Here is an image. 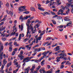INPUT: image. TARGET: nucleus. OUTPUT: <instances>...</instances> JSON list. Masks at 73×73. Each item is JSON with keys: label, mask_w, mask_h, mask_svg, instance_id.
Instances as JSON below:
<instances>
[{"label": "nucleus", "mask_w": 73, "mask_h": 73, "mask_svg": "<svg viewBox=\"0 0 73 73\" xmlns=\"http://www.w3.org/2000/svg\"><path fill=\"white\" fill-rule=\"evenodd\" d=\"M1 48L0 47V60L3 59V52L1 53V51H3V46H1Z\"/></svg>", "instance_id": "nucleus-1"}, {"label": "nucleus", "mask_w": 73, "mask_h": 73, "mask_svg": "<svg viewBox=\"0 0 73 73\" xmlns=\"http://www.w3.org/2000/svg\"><path fill=\"white\" fill-rule=\"evenodd\" d=\"M12 42H10L8 44V45L9 46V51L11 52L12 50Z\"/></svg>", "instance_id": "nucleus-2"}, {"label": "nucleus", "mask_w": 73, "mask_h": 73, "mask_svg": "<svg viewBox=\"0 0 73 73\" xmlns=\"http://www.w3.org/2000/svg\"><path fill=\"white\" fill-rule=\"evenodd\" d=\"M25 19H27L26 17H24L23 18V17L22 15H21L19 18V20H21V22H23V20H25Z\"/></svg>", "instance_id": "nucleus-3"}, {"label": "nucleus", "mask_w": 73, "mask_h": 73, "mask_svg": "<svg viewBox=\"0 0 73 73\" xmlns=\"http://www.w3.org/2000/svg\"><path fill=\"white\" fill-rule=\"evenodd\" d=\"M31 31L29 30V29H27V34L26 35V36L27 37H28V36L29 35V33L30 35L31 34Z\"/></svg>", "instance_id": "nucleus-4"}, {"label": "nucleus", "mask_w": 73, "mask_h": 73, "mask_svg": "<svg viewBox=\"0 0 73 73\" xmlns=\"http://www.w3.org/2000/svg\"><path fill=\"white\" fill-rule=\"evenodd\" d=\"M25 62H28L25 59V58H24L23 60V62H24V63L23 64V66H24L26 65V64H25Z\"/></svg>", "instance_id": "nucleus-5"}, {"label": "nucleus", "mask_w": 73, "mask_h": 73, "mask_svg": "<svg viewBox=\"0 0 73 73\" xmlns=\"http://www.w3.org/2000/svg\"><path fill=\"white\" fill-rule=\"evenodd\" d=\"M32 24H31L30 25V26L29 27L27 28V29H28L29 30H29H31V29L32 30V31H33V29H34V28L33 27H32Z\"/></svg>", "instance_id": "nucleus-6"}, {"label": "nucleus", "mask_w": 73, "mask_h": 73, "mask_svg": "<svg viewBox=\"0 0 73 73\" xmlns=\"http://www.w3.org/2000/svg\"><path fill=\"white\" fill-rule=\"evenodd\" d=\"M59 12H61V15H65L66 14L65 13H63V12H64V11L62 10V9H60L59 10Z\"/></svg>", "instance_id": "nucleus-7"}, {"label": "nucleus", "mask_w": 73, "mask_h": 73, "mask_svg": "<svg viewBox=\"0 0 73 73\" xmlns=\"http://www.w3.org/2000/svg\"><path fill=\"white\" fill-rule=\"evenodd\" d=\"M39 72H40V73H42V72H43V73H46V71H45V70H44L42 69V68L40 69L39 70Z\"/></svg>", "instance_id": "nucleus-8"}, {"label": "nucleus", "mask_w": 73, "mask_h": 73, "mask_svg": "<svg viewBox=\"0 0 73 73\" xmlns=\"http://www.w3.org/2000/svg\"><path fill=\"white\" fill-rule=\"evenodd\" d=\"M5 28H6L5 26L4 27L3 26H2L0 29V31H4V30L5 29Z\"/></svg>", "instance_id": "nucleus-9"}, {"label": "nucleus", "mask_w": 73, "mask_h": 73, "mask_svg": "<svg viewBox=\"0 0 73 73\" xmlns=\"http://www.w3.org/2000/svg\"><path fill=\"white\" fill-rule=\"evenodd\" d=\"M32 58V57H31L30 58H29V57H27V58H25V59L27 61V62H28L29 61V60H31Z\"/></svg>", "instance_id": "nucleus-10"}, {"label": "nucleus", "mask_w": 73, "mask_h": 73, "mask_svg": "<svg viewBox=\"0 0 73 73\" xmlns=\"http://www.w3.org/2000/svg\"><path fill=\"white\" fill-rule=\"evenodd\" d=\"M50 52V51H48L46 52L45 51L42 53V55H46V54H47L48 53H49Z\"/></svg>", "instance_id": "nucleus-11"}, {"label": "nucleus", "mask_w": 73, "mask_h": 73, "mask_svg": "<svg viewBox=\"0 0 73 73\" xmlns=\"http://www.w3.org/2000/svg\"><path fill=\"white\" fill-rule=\"evenodd\" d=\"M3 62V66H5V64H7V61H6V60L5 59H4Z\"/></svg>", "instance_id": "nucleus-12"}, {"label": "nucleus", "mask_w": 73, "mask_h": 73, "mask_svg": "<svg viewBox=\"0 0 73 73\" xmlns=\"http://www.w3.org/2000/svg\"><path fill=\"white\" fill-rule=\"evenodd\" d=\"M57 60H56V62H58L59 61H60V59H61V57H58L56 58Z\"/></svg>", "instance_id": "nucleus-13"}, {"label": "nucleus", "mask_w": 73, "mask_h": 73, "mask_svg": "<svg viewBox=\"0 0 73 73\" xmlns=\"http://www.w3.org/2000/svg\"><path fill=\"white\" fill-rule=\"evenodd\" d=\"M67 17H64V21H70V19L69 18H67Z\"/></svg>", "instance_id": "nucleus-14"}, {"label": "nucleus", "mask_w": 73, "mask_h": 73, "mask_svg": "<svg viewBox=\"0 0 73 73\" xmlns=\"http://www.w3.org/2000/svg\"><path fill=\"white\" fill-rule=\"evenodd\" d=\"M72 21H70L69 23H67L66 25V26L69 27V26H70V25H72Z\"/></svg>", "instance_id": "nucleus-15"}, {"label": "nucleus", "mask_w": 73, "mask_h": 73, "mask_svg": "<svg viewBox=\"0 0 73 73\" xmlns=\"http://www.w3.org/2000/svg\"><path fill=\"white\" fill-rule=\"evenodd\" d=\"M46 32V30H44L43 31H42L40 35V36H42L44 33H45V32Z\"/></svg>", "instance_id": "nucleus-16"}, {"label": "nucleus", "mask_w": 73, "mask_h": 73, "mask_svg": "<svg viewBox=\"0 0 73 73\" xmlns=\"http://www.w3.org/2000/svg\"><path fill=\"white\" fill-rule=\"evenodd\" d=\"M31 11H35V12L36 11V10L34 8V7H31Z\"/></svg>", "instance_id": "nucleus-17"}, {"label": "nucleus", "mask_w": 73, "mask_h": 73, "mask_svg": "<svg viewBox=\"0 0 73 73\" xmlns=\"http://www.w3.org/2000/svg\"><path fill=\"white\" fill-rule=\"evenodd\" d=\"M43 13H44V15H50V13L48 12H44Z\"/></svg>", "instance_id": "nucleus-18"}, {"label": "nucleus", "mask_w": 73, "mask_h": 73, "mask_svg": "<svg viewBox=\"0 0 73 73\" xmlns=\"http://www.w3.org/2000/svg\"><path fill=\"white\" fill-rule=\"evenodd\" d=\"M9 14L11 15V17H12L13 16V12H12L11 11H10Z\"/></svg>", "instance_id": "nucleus-19"}, {"label": "nucleus", "mask_w": 73, "mask_h": 73, "mask_svg": "<svg viewBox=\"0 0 73 73\" xmlns=\"http://www.w3.org/2000/svg\"><path fill=\"white\" fill-rule=\"evenodd\" d=\"M60 48V46H56V48H55V49H56L55 51H56H56H58L59 50L58 49V48Z\"/></svg>", "instance_id": "nucleus-20"}, {"label": "nucleus", "mask_w": 73, "mask_h": 73, "mask_svg": "<svg viewBox=\"0 0 73 73\" xmlns=\"http://www.w3.org/2000/svg\"><path fill=\"white\" fill-rule=\"evenodd\" d=\"M35 69V65H34V66H32V68L31 69V71H32L34 70Z\"/></svg>", "instance_id": "nucleus-21"}, {"label": "nucleus", "mask_w": 73, "mask_h": 73, "mask_svg": "<svg viewBox=\"0 0 73 73\" xmlns=\"http://www.w3.org/2000/svg\"><path fill=\"white\" fill-rule=\"evenodd\" d=\"M31 20V19H29L27 20V23L28 24H30V23H31V21H30Z\"/></svg>", "instance_id": "nucleus-22"}, {"label": "nucleus", "mask_w": 73, "mask_h": 73, "mask_svg": "<svg viewBox=\"0 0 73 73\" xmlns=\"http://www.w3.org/2000/svg\"><path fill=\"white\" fill-rule=\"evenodd\" d=\"M64 66H64V64H62L60 65V69H63V68H64Z\"/></svg>", "instance_id": "nucleus-23"}, {"label": "nucleus", "mask_w": 73, "mask_h": 73, "mask_svg": "<svg viewBox=\"0 0 73 73\" xmlns=\"http://www.w3.org/2000/svg\"><path fill=\"white\" fill-rule=\"evenodd\" d=\"M51 21H52L54 24H56V21L54 20H52Z\"/></svg>", "instance_id": "nucleus-24"}, {"label": "nucleus", "mask_w": 73, "mask_h": 73, "mask_svg": "<svg viewBox=\"0 0 73 73\" xmlns=\"http://www.w3.org/2000/svg\"><path fill=\"white\" fill-rule=\"evenodd\" d=\"M72 5L70 3H69V2L68 3H66V5L67 7H70V6H71Z\"/></svg>", "instance_id": "nucleus-25"}, {"label": "nucleus", "mask_w": 73, "mask_h": 73, "mask_svg": "<svg viewBox=\"0 0 73 73\" xmlns=\"http://www.w3.org/2000/svg\"><path fill=\"white\" fill-rule=\"evenodd\" d=\"M68 3L70 4L71 5H72V4L73 3V1L72 0H70L68 1Z\"/></svg>", "instance_id": "nucleus-26"}, {"label": "nucleus", "mask_w": 73, "mask_h": 73, "mask_svg": "<svg viewBox=\"0 0 73 73\" xmlns=\"http://www.w3.org/2000/svg\"><path fill=\"white\" fill-rule=\"evenodd\" d=\"M21 34H20L19 35V38H18V40L19 41H20V40H21Z\"/></svg>", "instance_id": "nucleus-27"}, {"label": "nucleus", "mask_w": 73, "mask_h": 73, "mask_svg": "<svg viewBox=\"0 0 73 73\" xmlns=\"http://www.w3.org/2000/svg\"><path fill=\"white\" fill-rule=\"evenodd\" d=\"M38 9L42 11H45V9H42L41 7H38Z\"/></svg>", "instance_id": "nucleus-28"}, {"label": "nucleus", "mask_w": 73, "mask_h": 73, "mask_svg": "<svg viewBox=\"0 0 73 73\" xmlns=\"http://www.w3.org/2000/svg\"><path fill=\"white\" fill-rule=\"evenodd\" d=\"M11 63H8L6 67L7 68H8V67H9V66H11Z\"/></svg>", "instance_id": "nucleus-29"}, {"label": "nucleus", "mask_w": 73, "mask_h": 73, "mask_svg": "<svg viewBox=\"0 0 73 73\" xmlns=\"http://www.w3.org/2000/svg\"><path fill=\"white\" fill-rule=\"evenodd\" d=\"M5 35H7V34H5V33H1V37L3 36V37H4V36H5Z\"/></svg>", "instance_id": "nucleus-30"}, {"label": "nucleus", "mask_w": 73, "mask_h": 73, "mask_svg": "<svg viewBox=\"0 0 73 73\" xmlns=\"http://www.w3.org/2000/svg\"><path fill=\"white\" fill-rule=\"evenodd\" d=\"M46 55H43V56L41 58H40L41 60H42V59H43L44 58V57H46Z\"/></svg>", "instance_id": "nucleus-31"}, {"label": "nucleus", "mask_w": 73, "mask_h": 73, "mask_svg": "<svg viewBox=\"0 0 73 73\" xmlns=\"http://www.w3.org/2000/svg\"><path fill=\"white\" fill-rule=\"evenodd\" d=\"M24 57L21 55V57H20V60H22L23 59H24Z\"/></svg>", "instance_id": "nucleus-32"}, {"label": "nucleus", "mask_w": 73, "mask_h": 73, "mask_svg": "<svg viewBox=\"0 0 73 73\" xmlns=\"http://www.w3.org/2000/svg\"><path fill=\"white\" fill-rule=\"evenodd\" d=\"M71 7L72 8V9L71 10V12H72V13H73V5H71Z\"/></svg>", "instance_id": "nucleus-33"}, {"label": "nucleus", "mask_w": 73, "mask_h": 73, "mask_svg": "<svg viewBox=\"0 0 73 73\" xmlns=\"http://www.w3.org/2000/svg\"><path fill=\"white\" fill-rule=\"evenodd\" d=\"M7 40V39L5 38H4V36H3L2 38L3 41H5Z\"/></svg>", "instance_id": "nucleus-34"}, {"label": "nucleus", "mask_w": 73, "mask_h": 73, "mask_svg": "<svg viewBox=\"0 0 73 73\" xmlns=\"http://www.w3.org/2000/svg\"><path fill=\"white\" fill-rule=\"evenodd\" d=\"M23 13H26V14H28V13H29V11H26L25 12H23Z\"/></svg>", "instance_id": "nucleus-35"}, {"label": "nucleus", "mask_w": 73, "mask_h": 73, "mask_svg": "<svg viewBox=\"0 0 73 73\" xmlns=\"http://www.w3.org/2000/svg\"><path fill=\"white\" fill-rule=\"evenodd\" d=\"M2 46H3V44H2V43H1V41H0V48L1 49V47Z\"/></svg>", "instance_id": "nucleus-36"}, {"label": "nucleus", "mask_w": 73, "mask_h": 73, "mask_svg": "<svg viewBox=\"0 0 73 73\" xmlns=\"http://www.w3.org/2000/svg\"><path fill=\"white\" fill-rule=\"evenodd\" d=\"M25 70H27V73H28L29 72V68H26L25 69Z\"/></svg>", "instance_id": "nucleus-37"}, {"label": "nucleus", "mask_w": 73, "mask_h": 73, "mask_svg": "<svg viewBox=\"0 0 73 73\" xmlns=\"http://www.w3.org/2000/svg\"><path fill=\"white\" fill-rule=\"evenodd\" d=\"M36 25V28H38V27H40V25H39V24H37V25Z\"/></svg>", "instance_id": "nucleus-38"}, {"label": "nucleus", "mask_w": 73, "mask_h": 73, "mask_svg": "<svg viewBox=\"0 0 73 73\" xmlns=\"http://www.w3.org/2000/svg\"><path fill=\"white\" fill-rule=\"evenodd\" d=\"M21 7H22V8H23V9H25L26 8V6H21Z\"/></svg>", "instance_id": "nucleus-39"}, {"label": "nucleus", "mask_w": 73, "mask_h": 73, "mask_svg": "<svg viewBox=\"0 0 73 73\" xmlns=\"http://www.w3.org/2000/svg\"><path fill=\"white\" fill-rule=\"evenodd\" d=\"M15 54V51H13L12 53V56H14Z\"/></svg>", "instance_id": "nucleus-40"}, {"label": "nucleus", "mask_w": 73, "mask_h": 73, "mask_svg": "<svg viewBox=\"0 0 73 73\" xmlns=\"http://www.w3.org/2000/svg\"><path fill=\"white\" fill-rule=\"evenodd\" d=\"M37 49H38V52H40V51H41V49H42V48H38Z\"/></svg>", "instance_id": "nucleus-41"}, {"label": "nucleus", "mask_w": 73, "mask_h": 73, "mask_svg": "<svg viewBox=\"0 0 73 73\" xmlns=\"http://www.w3.org/2000/svg\"><path fill=\"white\" fill-rule=\"evenodd\" d=\"M16 38L15 37L12 38H11L10 39L11 40H15Z\"/></svg>", "instance_id": "nucleus-42"}, {"label": "nucleus", "mask_w": 73, "mask_h": 73, "mask_svg": "<svg viewBox=\"0 0 73 73\" xmlns=\"http://www.w3.org/2000/svg\"><path fill=\"white\" fill-rule=\"evenodd\" d=\"M57 16H58V15H55L52 18V19H53L54 18H56V17H57Z\"/></svg>", "instance_id": "nucleus-43"}, {"label": "nucleus", "mask_w": 73, "mask_h": 73, "mask_svg": "<svg viewBox=\"0 0 73 73\" xmlns=\"http://www.w3.org/2000/svg\"><path fill=\"white\" fill-rule=\"evenodd\" d=\"M62 56L63 57H66V53H64L63 54Z\"/></svg>", "instance_id": "nucleus-44"}, {"label": "nucleus", "mask_w": 73, "mask_h": 73, "mask_svg": "<svg viewBox=\"0 0 73 73\" xmlns=\"http://www.w3.org/2000/svg\"><path fill=\"white\" fill-rule=\"evenodd\" d=\"M31 17V15H29L28 16H26V20L28 19V18H29V17Z\"/></svg>", "instance_id": "nucleus-45"}, {"label": "nucleus", "mask_w": 73, "mask_h": 73, "mask_svg": "<svg viewBox=\"0 0 73 73\" xmlns=\"http://www.w3.org/2000/svg\"><path fill=\"white\" fill-rule=\"evenodd\" d=\"M61 19V17L60 16H58L57 17V19L58 20H60Z\"/></svg>", "instance_id": "nucleus-46"}, {"label": "nucleus", "mask_w": 73, "mask_h": 73, "mask_svg": "<svg viewBox=\"0 0 73 73\" xmlns=\"http://www.w3.org/2000/svg\"><path fill=\"white\" fill-rule=\"evenodd\" d=\"M26 25L27 26H28L27 27L28 28L29 27V23H28V22L26 23Z\"/></svg>", "instance_id": "nucleus-47"}, {"label": "nucleus", "mask_w": 73, "mask_h": 73, "mask_svg": "<svg viewBox=\"0 0 73 73\" xmlns=\"http://www.w3.org/2000/svg\"><path fill=\"white\" fill-rule=\"evenodd\" d=\"M63 60H68V59L67 58V57H64Z\"/></svg>", "instance_id": "nucleus-48"}, {"label": "nucleus", "mask_w": 73, "mask_h": 73, "mask_svg": "<svg viewBox=\"0 0 73 73\" xmlns=\"http://www.w3.org/2000/svg\"><path fill=\"white\" fill-rule=\"evenodd\" d=\"M3 66V65H2V66H1V69L2 70H3V68H4V66Z\"/></svg>", "instance_id": "nucleus-49"}, {"label": "nucleus", "mask_w": 73, "mask_h": 73, "mask_svg": "<svg viewBox=\"0 0 73 73\" xmlns=\"http://www.w3.org/2000/svg\"><path fill=\"white\" fill-rule=\"evenodd\" d=\"M40 68H41V66H39L37 68V70H39V69H40Z\"/></svg>", "instance_id": "nucleus-50"}, {"label": "nucleus", "mask_w": 73, "mask_h": 73, "mask_svg": "<svg viewBox=\"0 0 73 73\" xmlns=\"http://www.w3.org/2000/svg\"><path fill=\"white\" fill-rule=\"evenodd\" d=\"M19 11H20V12H23L24 11V9H19Z\"/></svg>", "instance_id": "nucleus-51"}, {"label": "nucleus", "mask_w": 73, "mask_h": 73, "mask_svg": "<svg viewBox=\"0 0 73 73\" xmlns=\"http://www.w3.org/2000/svg\"><path fill=\"white\" fill-rule=\"evenodd\" d=\"M4 22H2L0 24V25H3L4 24Z\"/></svg>", "instance_id": "nucleus-52"}, {"label": "nucleus", "mask_w": 73, "mask_h": 73, "mask_svg": "<svg viewBox=\"0 0 73 73\" xmlns=\"http://www.w3.org/2000/svg\"><path fill=\"white\" fill-rule=\"evenodd\" d=\"M36 53H37V52H35L34 54H33V56H35V55H36Z\"/></svg>", "instance_id": "nucleus-53"}, {"label": "nucleus", "mask_w": 73, "mask_h": 73, "mask_svg": "<svg viewBox=\"0 0 73 73\" xmlns=\"http://www.w3.org/2000/svg\"><path fill=\"white\" fill-rule=\"evenodd\" d=\"M38 37V40H39V41H40V40H41V36H39V37Z\"/></svg>", "instance_id": "nucleus-54"}, {"label": "nucleus", "mask_w": 73, "mask_h": 73, "mask_svg": "<svg viewBox=\"0 0 73 73\" xmlns=\"http://www.w3.org/2000/svg\"><path fill=\"white\" fill-rule=\"evenodd\" d=\"M44 64H45L44 63V62H41V65H42V66H43V65H44Z\"/></svg>", "instance_id": "nucleus-55"}, {"label": "nucleus", "mask_w": 73, "mask_h": 73, "mask_svg": "<svg viewBox=\"0 0 73 73\" xmlns=\"http://www.w3.org/2000/svg\"><path fill=\"white\" fill-rule=\"evenodd\" d=\"M28 40V38H26V39H25L24 40V41H25V42H26V41H27Z\"/></svg>", "instance_id": "nucleus-56"}, {"label": "nucleus", "mask_w": 73, "mask_h": 73, "mask_svg": "<svg viewBox=\"0 0 73 73\" xmlns=\"http://www.w3.org/2000/svg\"><path fill=\"white\" fill-rule=\"evenodd\" d=\"M51 14H52V15H55V13L52 11V12H51Z\"/></svg>", "instance_id": "nucleus-57"}, {"label": "nucleus", "mask_w": 73, "mask_h": 73, "mask_svg": "<svg viewBox=\"0 0 73 73\" xmlns=\"http://www.w3.org/2000/svg\"><path fill=\"white\" fill-rule=\"evenodd\" d=\"M21 48L22 49H25V47H21Z\"/></svg>", "instance_id": "nucleus-58"}, {"label": "nucleus", "mask_w": 73, "mask_h": 73, "mask_svg": "<svg viewBox=\"0 0 73 73\" xmlns=\"http://www.w3.org/2000/svg\"><path fill=\"white\" fill-rule=\"evenodd\" d=\"M47 73H52V72L51 71H49L47 72Z\"/></svg>", "instance_id": "nucleus-59"}, {"label": "nucleus", "mask_w": 73, "mask_h": 73, "mask_svg": "<svg viewBox=\"0 0 73 73\" xmlns=\"http://www.w3.org/2000/svg\"><path fill=\"white\" fill-rule=\"evenodd\" d=\"M20 53H21V55H22V54H23V50H21V51Z\"/></svg>", "instance_id": "nucleus-60"}, {"label": "nucleus", "mask_w": 73, "mask_h": 73, "mask_svg": "<svg viewBox=\"0 0 73 73\" xmlns=\"http://www.w3.org/2000/svg\"><path fill=\"white\" fill-rule=\"evenodd\" d=\"M15 33H16V32H15V31L13 33V32L11 33V35H15Z\"/></svg>", "instance_id": "nucleus-61"}, {"label": "nucleus", "mask_w": 73, "mask_h": 73, "mask_svg": "<svg viewBox=\"0 0 73 73\" xmlns=\"http://www.w3.org/2000/svg\"><path fill=\"white\" fill-rule=\"evenodd\" d=\"M50 3V2L49 1L47 0L46 4H48V3Z\"/></svg>", "instance_id": "nucleus-62"}, {"label": "nucleus", "mask_w": 73, "mask_h": 73, "mask_svg": "<svg viewBox=\"0 0 73 73\" xmlns=\"http://www.w3.org/2000/svg\"><path fill=\"white\" fill-rule=\"evenodd\" d=\"M10 5H11V8H13V4H12V3H10Z\"/></svg>", "instance_id": "nucleus-63"}, {"label": "nucleus", "mask_w": 73, "mask_h": 73, "mask_svg": "<svg viewBox=\"0 0 73 73\" xmlns=\"http://www.w3.org/2000/svg\"><path fill=\"white\" fill-rule=\"evenodd\" d=\"M25 46L26 48H29V45H27Z\"/></svg>", "instance_id": "nucleus-64"}]
</instances>
